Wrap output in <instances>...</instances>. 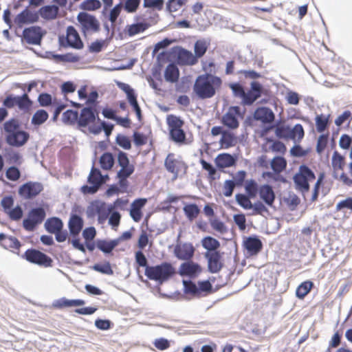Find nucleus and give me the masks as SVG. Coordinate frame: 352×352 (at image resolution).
<instances>
[{
    "label": "nucleus",
    "mask_w": 352,
    "mask_h": 352,
    "mask_svg": "<svg viewBox=\"0 0 352 352\" xmlns=\"http://www.w3.org/2000/svg\"><path fill=\"white\" fill-rule=\"evenodd\" d=\"M221 85L222 80L219 77L206 74L197 78L193 90L201 99L210 98L215 95Z\"/></svg>",
    "instance_id": "obj_1"
},
{
    "label": "nucleus",
    "mask_w": 352,
    "mask_h": 352,
    "mask_svg": "<svg viewBox=\"0 0 352 352\" xmlns=\"http://www.w3.org/2000/svg\"><path fill=\"white\" fill-rule=\"evenodd\" d=\"M228 87L232 90L233 96L241 99L243 105H252L257 99H258L263 93V85L257 82L252 81L250 83V88L248 91H245L244 87L239 82L230 83Z\"/></svg>",
    "instance_id": "obj_2"
},
{
    "label": "nucleus",
    "mask_w": 352,
    "mask_h": 352,
    "mask_svg": "<svg viewBox=\"0 0 352 352\" xmlns=\"http://www.w3.org/2000/svg\"><path fill=\"white\" fill-rule=\"evenodd\" d=\"M144 274L150 280L164 283L176 274V270L170 263L163 262L155 266L147 267Z\"/></svg>",
    "instance_id": "obj_3"
},
{
    "label": "nucleus",
    "mask_w": 352,
    "mask_h": 352,
    "mask_svg": "<svg viewBox=\"0 0 352 352\" xmlns=\"http://www.w3.org/2000/svg\"><path fill=\"white\" fill-rule=\"evenodd\" d=\"M315 179V173L306 165L300 166L298 172L293 177L296 189L302 194L309 191V182H314Z\"/></svg>",
    "instance_id": "obj_4"
},
{
    "label": "nucleus",
    "mask_w": 352,
    "mask_h": 352,
    "mask_svg": "<svg viewBox=\"0 0 352 352\" xmlns=\"http://www.w3.org/2000/svg\"><path fill=\"white\" fill-rule=\"evenodd\" d=\"M166 120L172 140L177 143H184L186 133L182 129L184 121L175 115H168Z\"/></svg>",
    "instance_id": "obj_5"
},
{
    "label": "nucleus",
    "mask_w": 352,
    "mask_h": 352,
    "mask_svg": "<svg viewBox=\"0 0 352 352\" xmlns=\"http://www.w3.org/2000/svg\"><path fill=\"white\" fill-rule=\"evenodd\" d=\"M21 257L31 263L44 267H51L53 263L50 256L34 248L27 250Z\"/></svg>",
    "instance_id": "obj_6"
},
{
    "label": "nucleus",
    "mask_w": 352,
    "mask_h": 352,
    "mask_svg": "<svg viewBox=\"0 0 352 352\" xmlns=\"http://www.w3.org/2000/svg\"><path fill=\"white\" fill-rule=\"evenodd\" d=\"M164 166L168 172L173 175V179L186 173L188 166L182 160L175 157V154L169 153L165 159Z\"/></svg>",
    "instance_id": "obj_7"
},
{
    "label": "nucleus",
    "mask_w": 352,
    "mask_h": 352,
    "mask_svg": "<svg viewBox=\"0 0 352 352\" xmlns=\"http://www.w3.org/2000/svg\"><path fill=\"white\" fill-rule=\"evenodd\" d=\"M46 216L45 211L43 208H36L30 210L28 218L23 221V226L27 231H33L37 225L41 224Z\"/></svg>",
    "instance_id": "obj_8"
},
{
    "label": "nucleus",
    "mask_w": 352,
    "mask_h": 352,
    "mask_svg": "<svg viewBox=\"0 0 352 352\" xmlns=\"http://www.w3.org/2000/svg\"><path fill=\"white\" fill-rule=\"evenodd\" d=\"M243 118L241 109L238 106H232L223 116L221 122L230 129L234 130L239 126V119Z\"/></svg>",
    "instance_id": "obj_9"
},
{
    "label": "nucleus",
    "mask_w": 352,
    "mask_h": 352,
    "mask_svg": "<svg viewBox=\"0 0 352 352\" xmlns=\"http://www.w3.org/2000/svg\"><path fill=\"white\" fill-rule=\"evenodd\" d=\"M43 190V186L38 182H28L21 185L19 195L25 199H31L38 196Z\"/></svg>",
    "instance_id": "obj_10"
},
{
    "label": "nucleus",
    "mask_w": 352,
    "mask_h": 352,
    "mask_svg": "<svg viewBox=\"0 0 352 352\" xmlns=\"http://www.w3.org/2000/svg\"><path fill=\"white\" fill-rule=\"evenodd\" d=\"M46 34V31L39 26H31L25 28L23 31V39L28 44L41 45L43 36Z\"/></svg>",
    "instance_id": "obj_11"
},
{
    "label": "nucleus",
    "mask_w": 352,
    "mask_h": 352,
    "mask_svg": "<svg viewBox=\"0 0 352 352\" xmlns=\"http://www.w3.org/2000/svg\"><path fill=\"white\" fill-rule=\"evenodd\" d=\"M103 182V177L99 169L92 167L88 177V182L91 186H83L82 190L84 193H94L98 190Z\"/></svg>",
    "instance_id": "obj_12"
},
{
    "label": "nucleus",
    "mask_w": 352,
    "mask_h": 352,
    "mask_svg": "<svg viewBox=\"0 0 352 352\" xmlns=\"http://www.w3.org/2000/svg\"><path fill=\"white\" fill-rule=\"evenodd\" d=\"M223 253L220 251L206 252L205 253L210 272L215 274L221 271L223 266Z\"/></svg>",
    "instance_id": "obj_13"
},
{
    "label": "nucleus",
    "mask_w": 352,
    "mask_h": 352,
    "mask_svg": "<svg viewBox=\"0 0 352 352\" xmlns=\"http://www.w3.org/2000/svg\"><path fill=\"white\" fill-rule=\"evenodd\" d=\"M118 87L125 92L129 104L133 108L134 111L139 120L142 119V111L137 100V96L134 90L128 85L124 82H118Z\"/></svg>",
    "instance_id": "obj_14"
},
{
    "label": "nucleus",
    "mask_w": 352,
    "mask_h": 352,
    "mask_svg": "<svg viewBox=\"0 0 352 352\" xmlns=\"http://www.w3.org/2000/svg\"><path fill=\"white\" fill-rule=\"evenodd\" d=\"M78 20L85 32H96L100 28L99 23L96 17L87 12L79 13Z\"/></svg>",
    "instance_id": "obj_15"
},
{
    "label": "nucleus",
    "mask_w": 352,
    "mask_h": 352,
    "mask_svg": "<svg viewBox=\"0 0 352 352\" xmlns=\"http://www.w3.org/2000/svg\"><path fill=\"white\" fill-rule=\"evenodd\" d=\"M117 160L118 165L121 167L117 174L130 177L133 173L135 167L133 164L130 163L127 154L120 151L118 153Z\"/></svg>",
    "instance_id": "obj_16"
},
{
    "label": "nucleus",
    "mask_w": 352,
    "mask_h": 352,
    "mask_svg": "<svg viewBox=\"0 0 352 352\" xmlns=\"http://www.w3.org/2000/svg\"><path fill=\"white\" fill-rule=\"evenodd\" d=\"M96 116L97 113H96L95 111L91 108L85 107L81 110L78 116V124L82 127L89 126L90 130L91 128H96V126L92 124L96 120Z\"/></svg>",
    "instance_id": "obj_17"
},
{
    "label": "nucleus",
    "mask_w": 352,
    "mask_h": 352,
    "mask_svg": "<svg viewBox=\"0 0 352 352\" xmlns=\"http://www.w3.org/2000/svg\"><path fill=\"white\" fill-rule=\"evenodd\" d=\"M174 254L179 260L190 261L194 256L195 248L190 243L177 244L175 247Z\"/></svg>",
    "instance_id": "obj_18"
},
{
    "label": "nucleus",
    "mask_w": 352,
    "mask_h": 352,
    "mask_svg": "<svg viewBox=\"0 0 352 352\" xmlns=\"http://www.w3.org/2000/svg\"><path fill=\"white\" fill-rule=\"evenodd\" d=\"M29 138L28 133L19 130L10 135H6V140L9 145L19 147L23 146L28 142Z\"/></svg>",
    "instance_id": "obj_19"
},
{
    "label": "nucleus",
    "mask_w": 352,
    "mask_h": 352,
    "mask_svg": "<svg viewBox=\"0 0 352 352\" xmlns=\"http://www.w3.org/2000/svg\"><path fill=\"white\" fill-rule=\"evenodd\" d=\"M65 46L80 50L83 47V43L76 30L73 26H69L67 29L65 38ZM65 45V44H63Z\"/></svg>",
    "instance_id": "obj_20"
},
{
    "label": "nucleus",
    "mask_w": 352,
    "mask_h": 352,
    "mask_svg": "<svg viewBox=\"0 0 352 352\" xmlns=\"http://www.w3.org/2000/svg\"><path fill=\"white\" fill-rule=\"evenodd\" d=\"M147 202V199L144 198L137 199L134 200L130 209V216L135 222H139L143 216L142 209Z\"/></svg>",
    "instance_id": "obj_21"
},
{
    "label": "nucleus",
    "mask_w": 352,
    "mask_h": 352,
    "mask_svg": "<svg viewBox=\"0 0 352 352\" xmlns=\"http://www.w3.org/2000/svg\"><path fill=\"white\" fill-rule=\"evenodd\" d=\"M84 226V221L82 217L77 214H72L68 221V227L71 236L77 237Z\"/></svg>",
    "instance_id": "obj_22"
},
{
    "label": "nucleus",
    "mask_w": 352,
    "mask_h": 352,
    "mask_svg": "<svg viewBox=\"0 0 352 352\" xmlns=\"http://www.w3.org/2000/svg\"><path fill=\"white\" fill-rule=\"evenodd\" d=\"M254 118L264 124H269L274 120L275 116L273 111L268 107H258L254 113Z\"/></svg>",
    "instance_id": "obj_23"
},
{
    "label": "nucleus",
    "mask_w": 352,
    "mask_h": 352,
    "mask_svg": "<svg viewBox=\"0 0 352 352\" xmlns=\"http://www.w3.org/2000/svg\"><path fill=\"white\" fill-rule=\"evenodd\" d=\"M201 266L192 261H187L181 264L179 273L181 276H194L200 273Z\"/></svg>",
    "instance_id": "obj_24"
},
{
    "label": "nucleus",
    "mask_w": 352,
    "mask_h": 352,
    "mask_svg": "<svg viewBox=\"0 0 352 352\" xmlns=\"http://www.w3.org/2000/svg\"><path fill=\"white\" fill-rule=\"evenodd\" d=\"M244 247L250 255H256L263 248L261 241L256 236H249L244 241Z\"/></svg>",
    "instance_id": "obj_25"
},
{
    "label": "nucleus",
    "mask_w": 352,
    "mask_h": 352,
    "mask_svg": "<svg viewBox=\"0 0 352 352\" xmlns=\"http://www.w3.org/2000/svg\"><path fill=\"white\" fill-rule=\"evenodd\" d=\"M177 61L179 65H194L198 60L191 52L180 49L177 53Z\"/></svg>",
    "instance_id": "obj_26"
},
{
    "label": "nucleus",
    "mask_w": 352,
    "mask_h": 352,
    "mask_svg": "<svg viewBox=\"0 0 352 352\" xmlns=\"http://www.w3.org/2000/svg\"><path fill=\"white\" fill-rule=\"evenodd\" d=\"M258 194L260 198L269 206L274 204L275 200V193L272 187L268 184H264L259 187Z\"/></svg>",
    "instance_id": "obj_27"
},
{
    "label": "nucleus",
    "mask_w": 352,
    "mask_h": 352,
    "mask_svg": "<svg viewBox=\"0 0 352 352\" xmlns=\"http://www.w3.org/2000/svg\"><path fill=\"white\" fill-rule=\"evenodd\" d=\"M85 303V300L81 299L69 300L66 298H61L53 302V307L56 309H62L67 307L82 306Z\"/></svg>",
    "instance_id": "obj_28"
},
{
    "label": "nucleus",
    "mask_w": 352,
    "mask_h": 352,
    "mask_svg": "<svg viewBox=\"0 0 352 352\" xmlns=\"http://www.w3.org/2000/svg\"><path fill=\"white\" fill-rule=\"evenodd\" d=\"M112 208H107L106 205L102 204H97L92 206V210L94 214L98 216L99 223H103L108 217L111 212Z\"/></svg>",
    "instance_id": "obj_29"
},
{
    "label": "nucleus",
    "mask_w": 352,
    "mask_h": 352,
    "mask_svg": "<svg viewBox=\"0 0 352 352\" xmlns=\"http://www.w3.org/2000/svg\"><path fill=\"white\" fill-rule=\"evenodd\" d=\"M37 16L28 9H25L19 13L14 19L15 23L21 26L23 24L34 23L36 21Z\"/></svg>",
    "instance_id": "obj_30"
},
{
    "label": "nucleus",
    "mask_w": 352,
    "mask_h": 352,
    "mask_svg": "<svg viewBox=\"0 0 352 352\" xmlns=\"http://www.w3.org/2000/svg\"><path fill=\"white\" fill-rule=\"evenodd\" d=\"M236 162L234 157L229 153H221L217 155L215 163L217 167L225 168L232 166Z\"/></svg>",
    "instance_id": "obj_31"
},
{
    "label": "nucleus",
    "mask_w": 352,
    "mask_h": 352,
    "mask_svg": "<svg viewBox=\"0 0 352 352\" xmlns=\"http://www.w3.org/2000/svg\"><path fill=\"white\" fill-rule=\"evenodd\" d=\"M164 78L167 82H176L179 78V71L178 67L174 64L168 65L164 71Z\"/></svg>",
    "instance_id": "obj_32"
},
{
    "label": "nucleus",
    "mask_w": 352,
    "mask_h": 352,
    "mask_svg": "<svg viewBox=\"0 0 352 352\" xmlns=\"http://www.w3.org/2000/svg\"><path fill=\"white\" fill-rule=\"evenodd\" d=\"M45 227L48 232L54 234L63 229V223L58 217H51L45 221Z\"/></svg>",
    "instance_id": "obj_33"
},
{
    "label": "nucleus",
    "mask_w": 352,
    "mask_h": 352,
    "mask_svg": "<svg viewBox=\"0 0 352 352\" xmlns=\"http://www.w3.org/2000/svg\"><path fill=\"white\" fill-rule=\"evenodd\" d=\"M3 246L6 249L19 255L21 243L17 238L9 236L8 238L5 239V241L3 242Z\"/></svg>",
    "instance_id": "obj_34"
},
{
    "label": "nucleus",
    "mask_w": 352,
    "mask_h": 352,
    "mask_svg": "<svg viewBox=\"0 0 352 352\" xmlns=\"http://www.w3.org/2000/svg\"><path fill=\"white\" fill-rule=\"evenodd\" d=\"M219 143L221 148H228L235 145L236 143V138L232 133L223 131Z\"/></svg>",
    "instance_id": "obj_35"
},
{
    "label": "nucleus",
    "mask_w": 352,
    "mask_h": 352,
    "mask_svg": "<svg viewBox=\"0 0 352 352\" xmlns=\"http://www.w3.org/2000/svg\"><path fill=\"white\" fill-rule=\"evenodd\" d=\"M58 8L56 6H45L42 7L39 13L42 18L47 20L54 19L58 12Z\"/></svg>",
    "instance_id": "obj_36"
},
{
    "label": "nucleus",
    "mask_w": 352,
    "mask_h": 352,
    "mask_svg": "<svg viewBox=\"0 0 352 352\" xmlns=\"http://www.w3.org/2000/svg\"><path fill=\"white\" fill-rule=\"evenodd\" d=\"M287 164L286 160L280 156L274 157L270 162L271 168L276 175L285 170Z\"/></svg>",
    "instance_id": "obj_37"
},
{
    "label": "nucleus",
    "mask_w": 352,
    "mask_h": 352,
    "mask_svg": "<svg viewBox=\"0 0 352 352\" xmlns=\"http://www.w3.org/2000/svg\"><path fill=\"white\" fill-rule=\"evenodd\" d=\"M118 245V240L116 239L110 241L99 240L96 244L97 248L104 254L111 253Z\"/></svg>",
    "instance_id": "obj_38"
},
{
    "label": "nucleus",
    "mask_w": 352,
    "mask_h": 352,
    "mask_svg": "<svg viewBox=\"0 0 352 352\" xmlns=\"http://www.w3.org/2000/svg\"><path fill=\"white\" fill-rule=\"evenodd\" d=\"M201 245L207 252L219 251L218 249L220 247V243L216 239L208 236L202 239Z\"/></svg>",
    "instance_id": "obj_39"
},
{
    "label": "nucleus",
    "mask_w": 352,
    "mask_h": 352,
    "mask_svg": "<svg viewBox=\"0 0 352 352\" xmlns=\"http://www.w3.org/2000/svg\"><path fill=\"white\" fill-rule=\"evenodd\" d=\"M99 163L102 169L111 170L115 163L113 155L109 152L104 153L100 157Z\"/></svg>",
    "instance_id": "obj_40"
},
{
    "label": "nucleus",
    "mask_w": 352,
    "mask_h": 352,
    "mask_svg": "<svg viewBox=\"0 0 352 352\" xmlns=\"http://www.w3.org/2000/svg\"><path fill=\"white\" fill-rule=\"evenodd\" d=\"M186 218L190 221H193L199 216L200 209L195 204H189L184 206L183 208Z\"/></svg>",
    "instance_id": "obj_41"
},
{
    "label": "nucleus",
    "mask_w": 352,
    "mask_h": 352,
    "mask_svg": "<svg viewBox=\"0 0 352 352\" xmlns=\"http://www.w3.org/2000/svg\"><path fill=\"white\" fill-rule=\"evenodd\" d=\"M314 283L311 280L302 282L296 289V295L300 299H303L311 290Z\"/></svg>",
    "instance_id": "obj_42"
},
{
    "label": "nucleus",
    "mask_w": 352,
    "mask_h": 352,
    "mask_svg": "<svg viewBox=\"0 0 352 352\" xmlns=\"http://www.w3.org/2000/svg\"><path fill=\"white\" fill-rule=\"evenodd\" d=\"M244 188L246 195H248L252 198H255L259 191L258 185L256 180L253 179L246 180L244 184Z\"/></svg>",
    "instance_id": "obj_43"
},
{
    "label": "nucleus",
    "mask_w": 352,
    "mask_h": 352,
    "mask_svg": "<svg viewBox=\"0 0 352 352\" xmlns=\"http://www.w3.org/2000/svg\"><path fill=\"white\" fill-rule=\"evenodd\" d=\"M32 102L30 99L28 94H24L22 96H16V106L23 111H28L31 108Z\"/></svg>",
    "instance_id": "obj_44"
},
{
    "label": "nucleus",
    "mask_w": 352,
    "mask_h": 352,
    "mask_svg": "<svg viewBox=\"0 0 352 352\" xmlns=\"http://www.w3.org/2000/svg\"><path fill=\"white\" fill-rule=\"evenodd\" d=\"M252 198L248 195L238 193L235 196L237 204L245 210H250L253 208V204L250 200Z\"/></svg>",
    "instance_id": "obj_45"
},
{
    "label": "nucleus",
    "mask_w": 352,
    "mask_h": 352,
    "mask_svg": "<svg viewBox=\"0 0 352 352\" xmlns=\"http://www.w3.org/2000/svg\"><path fill=\"white\" fill-rule=\"evenodd\" d=\"M331 164L335 171L343 170L345 166V159L341 154L336 151L333 153Z\"/></svg>",
    "instance_id": "obj_46"
},
{
    "label": "nucleus",
    "mask_w": 352,
    "mask_h": 352,
    "mask_svg": "<svg viewBox=\"0 0 352 352\" xmlns=\"http://www.w3.org/2000/svg\"><path fill=\"white\" fill-rule=\"evenodd\" d=\"M48 117L49 115L45 110L39 109L33 115L31 122L34 126H40L48 119Z\"/></svg>",
    "instance_id": "obj_47"
},
{
    "label": "nucleus",
    "mask_w": 352,
    "mask_h": 352,
    "mask_svg": "<svg viewBox=\"0 0 352 352\" xmlns=\"http://www.w3.org/2000/svg\"><path fill=\"white\" fill-rule=\"evenodd\" d=\"M78 113L72 109L67 110L63 113L62 120L66 124L74 125L78 123Z\"/></svg>",
    "instance_id": "obj_48"
},
{
    "label": "nucleus",
    "mask_w": 352,
    "mask_h": 352,
    "mask_svg": "<svg viewBox=\"0 0 352 352\" xmlns=\"http://www.w3.org/2000/svg\"><path fill=\"white\" fill-rule=\"evenodd\" d=\"M20 129L19 121L16 118H11L3 123V129L7 135L19 131Z\"/></svg>",
    "instance_id": "obj_49"
},
{
    "label": "nucleus",
    "mask_w": 352,
    "mask_h": 352,
    "mask_svg": "<svg viewBox=\"0 0 352 352\" xmlns=\"http://www.w3.org/2000/svg\"><path fill=\"white\" fill-rule=\"evenodd\" d=\"M330 115L325 116L324 114L318 115L316 117V126L317 131L322 133L327 128L329 124Z\"/></svg>",
    "instance_id": "obj_50"
},
{
    "label": "nucleus",
    "mask_w": 352,
    "mask_h": 352,
    "mask_svg": "<svg viewBox=\"0 0 352 352\" xmlns=\"http://www.w3.org/2000/svg\"><path fill=\"white\" fill-rule=\"evenodd\" d=\"M305 132L300 124H296L293 129H290L289 139L294 142H300L303 138Z\"/></svg>",
    "instance_id": "obj_51"
},
{
    "label": "nucleus",
    "mask_w": 352,
    "mask_h": 352,
    "mask_svg": "<svg viewBox=\"0 0 352 352\" xmlns=\"http://www.w3.org/2000/svg\"><path fill=\"white\" fill-rule=\"evenodd\" d=\"M275 128V134L278 138L289 139L290 127L285 124H278L276 126H271L270 129Z\"/></svg>",
    "instance_id": "obj_52"
},
{
    "label": "nucleus",
    "mask_w": 352,
    "mask_h": 352,
    "mask_svg": "<svg viewBox=\"0 0 352 352\" xmlns=\"http://www.w3.org/2000/svg\"><path fill=\"white\" fill-rule=\"evenodd\" d=\"M120 3H124L122 7L128 13H133L138 10L141 0H120Z\"/></svg>",
    "instance_id": "obj_53"
},
{
    "label": "nucleus",
    "mask_w": 352,
    "mask_h": 352,
    "mask_svg": "<svg viewBox=\"0 0 352 352\" xmlns=\"http://www.w3.org/2000/svg\"><path fill=\"white\" fill-rule=\"evenodd\" d=\"M208 46L206 42L204 40H198L195 44V56L198 58L202 57L206 52Z\"/></svg>",
    "instance_id": "obj_54"
},
{
    "label": "nucleus",
    "mask_w": 352,
    "mask_h": 352,
    "mask_svg": "<svg viewBox=\"0 0 352 352\" xmlns=\"http://www.w3.org/2000/svg\"><path fill=\"white\" fill-rule=\"evenodd\" d=\"M210 224L211 228L214 230H215L221 234H224V233L227 232V231H228V229H227L225 223L223 221H221V220H219V219L215 218V219H210Z\"/></svg>",
    "instance_id": "obj_55"
},
{
    "label": "nucleus",
    "mask_w": 352,
    "mask_h": 352,
    "mask_svg": "<svg viewBox=\"0 0 352 352\" xmlns=\"http://www.w3.org/2000/svg\"><path fill=\"white\" fill-rule=\"evenodd\" d=\"M80 7L85 10H96L101 7V3L99 0H85L81 3Z\"/></svg>",
    "instance_id": "obj_56"
},
{
    "label": "nucleus",
    "mask_w": 352,
    "mask_h": 352,
    "mask_svg": "<svg viewBox=\"0 0 352 352\" xmlns=\"http://www.w3.org/2000/svg\"><path fill=\"white\" fill-rule=\"evenodd\" d=\"M186 0H168L166 9L169 12L178 11L186 3Z\"/></svg>",
    "instance_id": "obj_57"
},
{
    "label": "nucleus",
    "mask_w": 352,
    "mask_h": 352,
    "mask_svg": "<svg viewBox=\"0 0 352 352\" xmlns=\"http://www.w3.org/2000/svg\"><path fill=\"white\" fill-rule=\"evenodd\" d=\"M54 60L57 63L59 62H77L79 60V57L78 56L73 55L72 54H56L53 56Z\"/></svg>",
    "instance_id": "obj_58"
},
{
    "label": "nucleus",
    "mask_w": 352,
    "mask_h": 352,
    "mask_svg": "<svg viewBox=\"0 0 352 352\" xmlns=\"http://www.w3.org/2000/svg\"><path fill=\"white\" fill-rule=\"evenodd\" d=\"M6 177L8 180L16 182L21 177V172L16 166H10L6 171Z\"/></svg>",
    "instance_id": "obj_59"
},
{
    "label": "nucleus",
    "mask_w": 352,
    "mask_h": 352,
    "mask_svg": "<svg viewBox=\"0 0 352 352\" xmlns=\"http://www.w3.org/2000/svg\"><path fill=\"white\" fill-rule=\"evenodd\" d=\"M164 4V0H144V8H152L156 10H162Z\"/></svg>",
    "instance_id": "obj_60"
},
{
    "label": "nucleus",
    "mask_w": 352,
    "mask_h": 352,
    "mask_svg": "<svg viewBox=\"0 0 352 352\" xmlns=\"http://www.w3.org/2000/svg\"><path fill=\"white\" fill-rule=\"evenodd\" d=\"M324 177H325V174L323 172L320 173L318 176L317 181L314 184L312 197H311V200L314 201L318 199V197L319 195V191H320V188L324 179Z\"/></svg>",
    "instance_id": "obj_61"
},
{
    "label": "nucleus",
    "mask_w": 352,
    "mask_h": 352,
    "mask_svg": "<svg viewBox=\"0 0 352 352\" xmlns=\"http://www.w3.org/2000/svg\"><path fill=\"white\" fill-rule=\"evenodd\" d=\"M236 187V184L232 179L226 180L223 183V194L225 197H231L234 188Z\"/></svg>",
    "instance_id": "obj_62"
},
{
    "label": "nucleus",
    "mask_w": 352,
    "mask_h": 352,
    "mask_svg": "<svg viewBox=\"0 0 352 352\" xmlns=\"http://www.w3.org/2000/svg\"><path fill=\"white\" fill-rule=\"evenodd\" d=\"M148 25L145 23H138L131 25L129 28V34L131 36L142 32L148 28Z\"/></svg>",
    "instance_id": "obj_63"
},
{
    "label": "nucleus",
    "mask_w": 352,
    "mask_h": 352,
    "mask_svg": "<svg viewBox=\"0 0 352 352\" xmlns=\"http://www.w3.org/2000/svg\"><path fill=\"white\" fill-rule=\"evenodd\" d=\"M9 218L12 221H19L23 217V210L21 206H17L14 208H11L6 212Z\"/></svg>",
    "instance_id": "obj_64"
}]
</instances>
